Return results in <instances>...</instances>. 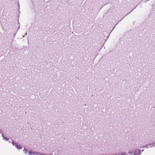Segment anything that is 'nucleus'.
<instances>
[{
	"label": "nucleus",
	"instance_id": "obj_2",
	"mask_svg": "<svg viewBox=\"0 0 155 155\" xmlns=\"http://www.w3.org/2000/svg\"><path fill=\"white\" fill-rule=\"evenodd\" d=\"M12 143L13 145L14 146H15L18 149H19L22 148L20 146H18L16 143L15 142L13 141H12Z\"/></svg>",
	"mask_w": 155,
	"mask_h": 155
},
{
	"label": "nucleus",
	"instance_id": "obj_1",
	"mask_svg": "<svg viewBox=\"0 0 155 155\" xmlns=\"http://www.w3.org/2000/svg\"><path fill=\"white\" fill-rule=\"evenodd\" d=\"M155 146V142L152 143L150 144L149 145H147L145 146H144L143 147H142L144 148V147H147V148H149L150 147H154Z\"/></svg>",
	"mask_w": 155,
	"mask_h": 155
},
{
	"label": "nucleus",
	"instance_id": "obj_10",
	"mask_svg": "<svg viewBox=\"0 0 155 155\" xmlns=\"http://www.w3.org/2000/svg\"><path fill=\"white\" fill-rule=\"evenodd\" d=\"M2 133V131H1V130H0V133Z\"/></svg>",
	"mask_w": 155,
	"mask_h": 155
},
{
	"label": "nucleus",
	"instance_id": "obj_8",
	"mask_svg": "<svg viewBox=\"0 0 155 155\" xmlns=\"http://www.w3.org/2000/svg\"><path fill=\"white\" fill-rule=\"evenodd\" d=\"M120 154V155H126V153L124 152H123V153H121V154Z\"/></svg>",
	"mask_w": 155,
	"mask_h": 155
},
{
	"label": "nucleus",
	"instance_id": "obj_4",
	"mask_svg": "<svg viewBox=\"0 0 155 155\" xmlns=\"http://www.w3.org/2000/svg\"><path fill=\"white\" fill-rule=\"evenodd\" d=\"M36 152H34L32 151H30L29 152L28 154L29 155H35Z\"/></svg>",
	"mask_w": 155,
	"mask_h": 155
},
{
	"label": "nucleus",
	"instance_id": "obj_6",
	"mask_svg": "<svg viewBox=\"0 0 155 155\" xmlns=\"http://www.w3.org/2000/svg\"><path fill=\"white\" fill-rule=\"evenodd\" d=\"M2 136L3 137V139L4 140H9V138L5 137L3 134H2Z\"/></svg>",
	"mask_w": 155,
	"mask_h": 155
},
{
	"label": "nucleus",
	"instance_id": "obj_5",
	"mask_svg": "<svg viewBox=\"0 0 155 155\" xmlns=\"http://www.w3.org/2000/svg\"><path fill=\"white\" fill-rule=\"evenodd\" d=\"M35 155H46L45 154L42 153H41L40 152H36ZM50 155H52V154H51Z\"/></svg>",
	"mask_w": 155,
	"mask_h": 155
},
{
	"label": "nucleus",
	"instance_id": "obj_7",
	"mask_svg": "<svg viewBox=\"0 0 155 155\" xmlns=\"http://www.w3.org/2000/svg\"><path fill=\"white\" fill-rule=\"evenodd\" d=\"M23 151L24 153L25 154H26L27 153L28 151V150L26 149L25 148H24V149L23 150Z\"/></svg>",
	"mask_w": 155,
	"mask_h": 155
},
{
	"label": "nucleus",
	"instance_id": "obj_9",
	"mask_svg": "<svg viewBox=\"0 0 155 155\" xmlns=\"http://www.w3.org/2000/svg\"><path fill=\"white\" fill-rule=\"evenodd\" d=\"M129 153L130 155H132V154H133V152H129Z\"/></svg>",
	"mask_w": 155,
	"mask_h": 155
},
{
	"label": "nucleus",
	"instance_id": "obj_3",
	"mask_svg": "<svg viewBox=\"0 0 155 155\" xmlns=\"http://www.w3.org/2000/svg\"><path fill=\"white\" fill-rule=\"evenodd\" d=\"M141 153V152L140 150H137L135 151L134 155H140Z\"/></svg>",
	"mask_w": 155,
	"mask_h": 155
},
{
	"label": "nucleus",
	"instance_id": "obj_11",
	"mask_svg": "<svg viewBox=\"0 0 155 155\" xmlns=\"http://www.w3.org/2000/svg\"><path fill=\"white\" fill-rule=\"evenodd\" d=\"M143 151V150H142V151Z\"/></svg>",
	"mask_w": 155,
	"mask_h": 155
}]
</instances>
